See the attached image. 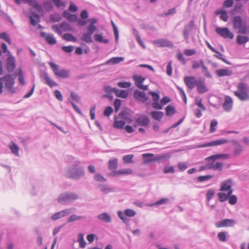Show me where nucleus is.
I'll use <instances>...</instances> for the list:
<instances>
[{
	"label": "nucleus",
	"mask_w": 249,
	"mask_h": 249,
	"mask_svg": "<svg viewBox=\"0 0 249 249\" xmlns=\"http://www.w3.org/2000/svg\"><path fill=\"white\" fill-rule=\"evenodd\" d=\"M79 161H75L74 163L69 167L65 174L67 178L74 180H79L85 175V170L83 167L79 165Z\"/></svg>",
	"instance_id": "1"
},
{
	"label": "nucleus",
	"mask_w": 249,
	"mask_h": 249,
	"mask_svg": "<svg viewBox=\"0 0 249 249\" xmlns=\"http://www.w3.org/2000/svg\"><path fill=\"white\" fill-rule=\"evenodd\" d=\"M237 90L234 91V95L241 101H247L249 100L248 91L249 87L247 83L240 82L237 85Z\"/></svg>",
	"instance_id": "2"
},
{
	"label": "nucleus",
	"mask_w": 249,
	"mask_h": 249,
	"mask_svg": "<svg viewBox=\"0 0 249 249\" xmlns=\"http://www.w3.org/2000/svg\"><path fill=\"white\" fill-rule=\"evenodd\" d=\"M79 196L76 193L71 192H67L59 195L57 201L59 203L66 204L75 201L79 199Z\"/></svg>",
	"instance_id": "3"
},
{
	"label": "nucleus",
	"mask_w": 249,
	"mask_h": 249,
	"mask_svg": "<svg viewBox=\"0 0 249 249\" xmlns=\"http://www.w3.org/2000/svg\"><path fill=\"white\" fill-rule=\"evenodd\" d=\"M134 113V111L129 107H123L122 110L119 113L117 117L122 119L128 124H131L133 120L131 117Z\"/></svg>",
	"instance_id": "4"
},
{
	"label": "nucleus",
	"mask_w": 249,
	"mask_h": 249,
	"mask_svg": "<svg viewBox=\"0 0 249 249\" xmlns=\"http://www.w3.org/2000/svg\"><path fill=\"white\" fill-rule=\"evenodd\" d=\"M54 74L58 77L65 79L70 76V71L66 69H59V66L55 63L51 62L49 63Z\"/></svg>",
	"instance_id": "5"
},
{
	"label": "nucleus",
	"mask_w": 249,
	"mask_h": 249,
	"mask_svg": "<svg viewBox=\"0 0 249 249\" xmlns=\"http://www.w3.org/2000/svg\"><path fill=\"white\" fill-rule=\"evenodd\" d=\"M3 81L5 83V88L9 91L14 93L15 90L14 89V86L15 83V77L11 74H7L1 77Z\"/></svg>",
	"instance_id": "6"
},
{
	"label": "nucleus",
	"mask_w": 249,
	"mask_h": 249,
	"mask_svg": "<svg viewBox=\"0 0 249 249\" xmlns=\"http://www.w3.org/2000/svg\"><path fill=\"white\" fill-rule=\"evenodd\" d=\"M197 83L196 87L197 91L199 94H203L208 91V89L207 88L205 84V79L203 77H199L197 78Z\"/></svg>",
	"instance_id": "7"
},
{
	"label": "nucleus",
	"mask_w": 249,
	"mask_h": 249,
	"mask_svg": "<svg viewBox=\"0 0 249 249\" xmlns=\"http://www.w3.org/2000/svg\"><path fill=\"white\" fill-rule=\"evenodd\" d=\"M60 28H61L63 31H72L73 29L66 21L61 22L59 25V27L57 25H53L52 26V29L55 31L57 34L61 35L62 34Z\"/></svg>",
	"instance_id": "8"
},
{
	"label": "nucleus",
	"mask_w": 249,
	"mask_h": 249,
	"mask_svg": "<svg viewBox=\"0 0 249 249\" xmlns=\"http://www.w3.org/2000/svg\"><path fill=\"white\" fill-rule=\"evenodd\" d=\"M5 68L9 73L13 72L16 68V58L11 54H10L6 59Z\"/></svg>",
	"instance_id": "9"
},
{
	"label": "nucleus",
	"mask_w": 249,
	"mask_h": 249,
	"mask_svg": "<svg viewBox=\"0 0 249 249\" xmlns=\"http://www.w3.org/2000/svg\"><path fill=\"white\" fill-rule=\"evenodd\" d=\"M215 32L225 38L232 39L234 37L233 33L227 27H216Z\"/></svg>",
	"instance_id": "10"
},
{
	"label": "nucleus",
	"mask_w": 249,
	"mask_h": 249,
	"mask_svg": "<svg viewBox=\"0 0 249 249\" xmlns=\"http://www.w3.org/2000/svg\"><path fill=\"white\" fill-rule=\"evenodd\" d=\"M236 223V221L233 219H225L216 221L215 226L216 228L231 227Z\"/></svg>",
	"instance_id": "11"
},
{
	"label": "nucleus",
	"mask_w": 249,
	"mask_h": 249,
	"mask_svg": "<svg viewBox=\"0 0 249 249\" xmlns=\"http://www.w3.org/2000/svg\"><path fill=\"white\" fill-rule=\"evenodd\" d=\"M135 122L139 126H146L149 125L150 120L147 115L141 114L138 115V117L135 119Z\"/></svg>",
	"instance_id": "12"
},
{
	"label": "nucleus",
	"mask_w": 249,
	"mask_h": 249,
	"mask_svg": "<svg viewBox=\"0 0 249 249\" xmlns=\"http://www.w3.org/2000/svg\"><path fill=\"white\" fill-rule=\"evenodd\" d=\"M40 78L45 81V83L48 85L50 87L53 88L54 86H57V84L51 80L47 73V72L43 70L40 71Z\"/></svg>",
	"instance_id": "13"
},
{
	"label": "nucleus",
	"mask_w": 249,
	"mask_h": 249,
	"mask_svg": "<svg viewBox=\"0 0 249 249\" xmlns=\"http://www.w3.org/2000/svg\"><path fill=\"white\" fill-rule=\"evenodd\" d=\"M195 26V23L194 20H190L188 24H186L184 25V29L183 31V36L185 39H188L190 32L192 31V28H193Z\"/></svg>",
	"instance_id": "14"
},
{
	"label": "nucleus",
	"mask_w": 249,
	"mask_h": 249,
	"mask_svg": "<svg viewBox=\"0 0 249 249\" xmlns=\"http://www.w3.org/2000/svg\"><path fill=\"white\" fill-rule=\"evenodd\" d=\"M71 213V209H67L63 211L57 212L54 213L52 216L51 219L53 221H55L60 218L68 215Z\"/></svg>",
	"instance_id": "15"
},
{
	"label": "nucleus",
	"mask_w": 249,
	"mask_h": 249,
	"mask_svg": "<svg viewBox=\"0 0 249 249\" xmlns=\"http://www.w3.org/2000/svg\"><path fill=\"white\" fill-rule=\"evenodd\" d=\"M134 98L138 101L142 102H144L148 100V97L145 95V93L143 91H139L138 89H135L133 93Z\"/></svg>",
	"instance_id": "16"
},
{
	"label": "nucleus",
	"mask_w": 249,
	"mask_h": 249,
	"mask_svg": "<svg viewBox=\"0 0 249 249\" xmlns=\"http://www.w3.org/2000/svg\"><path fill=\"white\" fill-rule=\"evenodd\" d=\"M229 140L227 139H220L217 140L215 141H212L210 142H208L202 144L200 147H207L210 146H214L219 145H222L225 143H227L229 142Z\"/></svg>",
	"instance_id": "17"
},
{
	"label": "nucleus",
	"mask_w": 249,
	"mask_h": 249,
	"mask_svg": "<svg viewBox=\"0 0 249 249\" xmlns=\"http://www.w3.org/2000/svg\"><path fill=\"white\" fill-rule=\"evenodd\" d=\"M197 79L194 76H185L184 78V82L186 85L190 89H193L196 86Z\"/></svg>",
	"instance_id": "18"
},
{
	"label": "nucleus",
	"mask_w": 249,
	"mask_h": 249,
	"mask_svg": "<svg viewBox=\"0 0 249 249\" xmlns=\"http://www.w3.org/2000/svg\"><path fill=\"white\" fill-rule=\"evenodd\" d=\"M233 101L232 98L229 96H225V101L223 104V109L226 111H230L232 107Z\"/></svg>",
	"instance_id": "19"
},
{
	"label": "nucleus",
	"mask_w": 249,
	"mask_h": 249,
	"mask_svg": "<svg viewBox=\"0 0 249 249\" xmlns=\"http://www.w3.org/2000/svg\"><path fill=\"white\" fill-rule=\"evenodd\" d=\"M232 180L231 179H228L221 183L219 190L222 192H227L232 187Z\"/></svg>",
	"instance_id": "20"
},
{
	"label": "nucleus",
	"mask_w": 249,
	"mask_h": 249,
	"mask_svg": "<svg viewBox=\"0 0 249 249\" xmlns=\"http://www.w3.org/2000/svg\"><path fill=\"white\" fill-rule=\"evenodd\" d=\"M233 27L234 29H238L242 27L244 24V21L240 16H236L233 17Z\"/></svg>",
	"instance_id": "21"
},
{
	"label": "nucleus",
	"mask_w": 249,
	"mask_h": 249,
	"mask_svg": "<svg viewBox=\"0 0 249 249\" xmlns=\"http://www.w3.org/2000/svg\"><path fill=\"white\" fill-rule=\"evenodd\" d=\"M133 171L131 169H124L122 170H119L118 171L115 170L114 172H112L111 173V176L115 177V176H120L121 175H128L132 174Z\"/></svg>",
	"instance_id": "22"
},
{
	"label": "nucleus",
	"mask_w": 249,
	"mask_h": 249,
	"mask_svg": "<svg viewBox=\"0 0 249 249\" xmlns=\"http://www.w3.org/2000/svg\"><path fill=\"white\" fill-rule=\"evenodd\" d=\"M231 142L234 146L233 154L234 156H236L240 155L243 151V147L242 145L236 140H233Z\"/></svg>",
	"instance_id": "23"
},
{
	"label": "nucleus",
	"mask_w": 249,
	"mask_h": 249,
	"mask_svg": "<svg viewBox=\"0 0 249 249\" xmlns=\"http://www.w3.org/2000/svg\"><path fill=\"white\" fill-rule=\"evenodd\" d=\"M216 74L218 77H224L226 76H231L232 74V71L228 69H221L216 71Z\"/></svg>",
	"instance_id": "24"
},
{
	"label": "nucleus",
	"mask_w": 249,
	"mask_h": 249,
	"mask_svg": "<svg viewBox=\"0 0 249 249\" xmlns=\"http://www.w3.org/2000/svg\"><path fill=\"white\" fill-rule=\"evenodd\" d=\"M114 121L113 124V127L117 129H123L125 124V121L124 120L118 121L117 119L119 118L116 115L114 116Z\"/></svg>",
	"instance_id": "25"
},
{
	"label": "nucleus",
	"mask_w": 249,
	"mask_h": 249,
	"mask_svg": "<svg viewBox=\"0 0 249 249\" xmlns=\"http://www.w3.org/2000/svg\"><path fill=\"white\" fill-rule=\"evenodd\" d=\"M97 218L99 220L107 223L111 222V218L110 216L108 213L106 212H104L98 214L97 215Z\"/></svg>",
	"instance_id": "26"
},
{
	"label": "nucleus",
	"mask_w": 249,
	"mask_h": 249,
	"mask_svg": "<svg viewBox=\"0 0 249 249\" xmlns=\"http://www.w3.org/2000/svg\"><path fill=\"white\" fill-rule=\"evenodd\" d=\"M156 42L161 47H168L170 48H172L174 47L173 43L166 39L158 40L156 41Z\"/></svg>",
	"instance_id": "27"
},
{
	"label": "nucleus",
	"mask_w": 249,
	"mask_h": 249,
	"mask_svg": "<svg viewBox=\"0 0 249 249\" xmlns=\"http://www.w3.org/2000/svg\"><path fill=\"white\" fill-rule=\"evenodd\" d=\"M229 156L228 154H218L209 156V159L212 160L213 161H215L219 159L226 160L229 158Z\"/></svg>",
	"instance_id": "28"
},
{
	"label": "nucleus",
	"mask_w": 249,
	"mask_h": 249,
	"mask_svg": "<svg viewBox=\"0 0 249 249\" xmlns=\"http://www.w3.org/2000/svg\"><path fill=\"white\" fill-rule=\"evenodd\" d=\"M113 92L116 94L117 97L123 98H126L128 95V93L126 90H119L116 88H113Z\"/></svg>",
	"instance_id": "29"
},
{
	"label": "nucleus",
	"mask_w": 249,
	"mask_h": 249,
	"mask_svg": "<svg viewBox=\"0 0 249 249\" xmlns=\"http://www.w3.org/2000/svg\"><path fill=\"white\" fill-rule=\"evenodd\" d=\"M100 190L104 194H107L110 192H113L114 189L111 187H108L107 185L103 184H99L97 185Z\"/></svg>",
	"instance_id": "30"
},
{
	"label": "nucleus",
	"mask_w": 249,
	"mask_h": 249,
	"mask_svg": "<svg viewBox=\"0 0 249 249\" xmlns=\"http://www.w3.org/2000/svg\"><path fill=\"white\" fill-rule=\"evenodd\" d=\"M170 158V155L168 153L164 154L162 155L156 156L154 158V161H157L158 163L164 162L166 160Z\"/></svg>",
	"instance_id": "31"
},
{
	"label": "nucleus",
	"mask_w": 249,
	"mask_h": 249,
	"mask_svg": "<svg viewBox=\"0 0 249 249\" xmlns=\"http://www.w3.org/2000/svg\"><path fill=\"white\" fill-rule=\"evenodd\" d=\"M29 18L31 24L33 26L36 25L38 22H40V16L35 12L32 13Z\"/></svg>",
	"instance_id": "32"
},
{
	"label": "nucleus",
	"mask_w": 249,
	"mask_h": 249,
	"mask_svg": "<svg viewBox=\"0 0 249 249\" xmlns=\"http://www.w3.org/2000/svg\"><path fill=\"white\" fill-rule=\"evenodd\" d=\"M151 117L155 120L160 121L164 116V113L160 111H152L150 113Z\"/></svg>",
	"instance_id": "33"
},
{
	"label": "nucleus",
	"mask_w": 249,
	"mask_h": 249,
	"mask_svg": "<svg viewBox=\"0 0 249 249\" xmlns=\"http://www.w3.org/2000/svg\"><path fill=\"white\" fill-rule=\"evenodd\" d=\"M9 148L13 154L16 156H19V148L18 144L14 142H12L9 144Z\"/></svg>",
	"instance_id": "34"
},
{
	"label": "nucleus",
	"mask_w": 249,
	"mask_h": 249,
	"mask_svg": "<svg viewBox=\"0 0 249 249\" xmlns=\"http://www.w3.org/2000/svg\"><path fill=\"white\" fill-rule=\"evenodd\" d=\"M124 60L123 57H112L105 63V64H116L122 62Z\"/></svg>",
	"instance_id": "35"
},
{
	"label": "nucleus",
	"mask_w": 249,
	"mask_h": 249,
	"mask_svg": "<svg viewBox=\"0 0 249 249\" xmlns=\"http://www.w3.org/2000/svg\"><path fill=\"white\" fill-rule=\"evenodd\" d=\"M108 169L112 171V172H114L117 168L118 165V159H114L111 160H109L108 161Z\"/></svg>",
	"instance_id": "36"
},
{
	"label": "nucleus",
	"mask_w": 249,
	"mask_h": 249,
	"mask_svg": "<svg viewBox=\"0 0 249 249\" xmlns=\"http://www.w3.org/2000/svg\"><path fill=\"white\" fill-rule=\"evenodd\" d=\"M133 79L135 82L136 86L138 88L142 84L143 82L145 80V78L141 75H134L133 77Z\"/></svg>",
	"instance_id": "37"
},
{
	"label": "nucleus",
	"mask_w": 249,
	"mask_h": 249,
	"mask_svg": "<svg viewBox=\"0 0 249 249\" xmlns=\"http://www.w3.org/2000/svg\"><path fill=\"white\" fill-rule=\"evenodd\" d=\"M249 41V38L248 36L238 35L236 37V42L238 45H243Z\"/></svg>",
	"instance_id": "38"
},
{
	"label": "nucleus",
	"mask_w": 249,
	"mask_h": 249,
	"mask_svg": "<svg viewBox=\"0 0 249 249\" xmlns=\"http://www.w3.org/2000/svg\"><path fill=\"white\" fill-rule=\"evenodd\" d=\"M144 159V163H149L154 161V158L155 157L154 154L151 153H145L142 155Z\"/></svg>",
	"instance_id": "39"
},
{
	"label": "nucleus",
	"mask_w": 249,
	"mask_h": 249,
	"mask_svg": "<svg viewBox=\"0 0 249 249\" xmlns=\"http://www.w3.org/2000/svg\"><path fill=\"white\" fill-rule=\"evenodd\" d=\"M166 115L171 116L176 113V110L174 106L168 105L165 108Z\"/></svg>",
	"instance_id": "40"
},
{
	"label": "nucleus",
	"mask_w": 249,
	"mask_h": 249,
	"mask_svg": "<svg viewBox=\"0 0 249 249\" xmlns=\"http://www.w3.org/2000/svg\"><path fill=\"white\" fill-rule=\"evenodd\" d=\"M224 165L223 163L220 162H216L214 165L212 164H209V166H211L209 167V169H213L214 170H218L221 171L222 170V167Z\"/></svg>",
	"instance_id": "41"
},
{
	"label": "nucleus",
	"mask_w": 249,
	"mask_h": 249,
	"mask_svg": "<svg viewBox=\"0 0 249 249\" xmlns=\"http://www.w3.org/2000/svg\"><path fill=\"white\" fill-rule=\"evenodd\" d=\"M86 217L83 215H76L74 214L71 215L67 220V223H71L75 220L85 219Z\"/></svg>",
	"instance_id": "42"
},
{
	"label": "nucleus",
	"mask_w": 249,
	"mask_h": 249,
	"mask_svg": "<svg viewBox=\"0 0 249 249\" xmlns=\"http://www.w3.org/2000/svg\"><path fill=\"white\" fill-rule=\"evenodd\" d=\"M169 200L168 198H163L154 203L149 204L148 205L150 207L160 205L165 203H167L168 202H169Z\"/></svg>",
	"instance_id": "43"
},
{
	"label": "nucleus",
	"mask_w": 249,
	"mask_h": 249,
	"mask_svg": "<svg viewBox=\"0 0 249 249\" xmlns=\"http://www.w3.org/2000/svg\"><path fill=\"white\" fill-rule=\"evenodd\" d=\"M63 38L67 41H73L74 42H76L77 40V38L70 33H66L64 34L63 36Z\"/></svg>",
	"instance_id": "44"
},
{
	"label": "nucleus",
	"mask_w": 249,
	"mask_h": 249,
	"mask_svg": "<svg viewBox=\"0 0 249 249\" xmlns=\"http://www.w3.org/2000/svg\"><path fill=\"white\" fill-rule=\"evenodd\" d=\"M200 63L201 64V67L204 71V75L208 78H211L212 75L208 70V68L204 65V61L202 59L200 60Z\"/></svg>",
	"instance_id": "45"
},
{
	"label": "nucleus",
	"mask_w": 249,
	"mask_h": 249,
	"mask_svg": "<svg viewBox=\"0 0 249 249\" xmlns=\"http://www.w3.org/2000/svg\"><path fill=\"white\" fill-rule=\"evenodd\" d=\"M213 177L214 176L213 175L200 176L197 178V180L200 182H202L212 179Z\"/></svg>",
	"instance_id": "46"
},
{
	"label": "nucleus",
	"mask_w": 249,
	"mask_h": 249,
	"mask_svg": "<svg viewBox=\"0 0 249 249\" xmlns=\"http://www.w3.org/2000/svg\"><path fill=\"white\" fill-rule=\"evenodd\" d=\"M214 53H216V54L214 55V57L223 61L227 64L231 65V63L230 61H228L224 57H223V55L218 50H216V52Z\"/></svg>",
	"instance_id": "47"
},
{
	"label": "nucleus",
	"mask_w": 249,
	"mask_h": 249,
	"mask_svg": "<svg viewBox=\"0 0 249 249\" xmlns=\"http://www.w3.org/2000/svg\"><path fill=\"white\" fill-rule=\"evenodd\" d=\"M46 41L50 45H53L56 43V40L52 34L47 35L46 37Z\"/></svg>",
	"instance_id": "48"
},
{
	"label": "nucleus",
	"mask_w": 249,
	"mask_h": 249,
	"mask_svg": "<svg viewBox=\"0 0 249 249\" xmlns=\"http://www.w3.org/2000/svg\"><path fill=\"white\" fill-rule=\"evenodd\" d=\"M81 39L87 43H90L93 42L91 39V35L88 34L87 33H85L83 34Z\"/></svg>",
	"instance_id": "49"
},
{
	"label": "nucleus",
	"mask_w": 249,
	"mask_h": 249,
	"mask_svg": "<svg viewBox=\"0 0 249 249\" xmlns=\"http://www.w3.org/2000/svg\"><path fill=\"white\" fill-rule=\"evenodd\" d=\"M62 19V17L58 13L52 14L50 16V20L53 22H56Z\"/></svg>",
	"instance_id": "50"
},
{
	"label": "nucleus",
	"mask_w": 249,
	"mask_h": 249,
	"mask_svg": "<svg viewBox=\"0 0 249 249\" xmlns=\"http://www.w3.org/2000/svg\"><path fill=\"white\" fill-rule=\"evenodd\" d=\"M43 6L47 11H51L53 8L52 2L49 0L44 1L43 3Z\"/></svg>",
	"instance_id": "51"
},
{
	"label": "nucleus",
	"mask_w": 249,
	"mask_h": 249,
	"mask_svg": "<svg viewBox=\"0 0 249 249\" xmlns=\"http://www.w3.org/2000/svg\"><path fill=\"white\" fill-rule=\"evenodd\" d=\"M217 196H218L219 200L222 202L227 200L229 198L226 194L223 192L218 193Z\"/></svg>",
	"instance_id": "52"
},
{
	"label": "nucleus",
	"mask_w": 249,
	"mask_h": 249,
	"mask_svg": "<svg viewBox=\"0 0 249 249\" xmlns=\"http://www.w3.org/2000/svg\"><path fill=\"white\" fill-rule=\"evenodd\" d=\"M111 24L112 25L113 29V31H114V36H115V41L116 42H118V39H119V31H118V29L117 26H116V25L115 24V23L113 22V21H111Z\"/></svg>",
	"instance_id": "53"
},
{
	"label": "nucleus",
	"mask_w": 249,
	"mask_h": 249,
	"mask_svg": "<svg viewBox=\"0 0 249 249\" xmlns=\"http://www.w3.org/2000/svg\"><path fill=\"white\" fill-rule=\"evenodd\" d=\"M133 157V155H127L124 156L123 158V161L125 163H132L133 162L132 159Z\"/></svg>",
	"instance_id": "54"
},
{
	"label": "nucleus",
	"mask_w": 249,
	"mask_h": 249,
	"mask_svg": "<svg viewBox=\"0 0 249 249\" xmlns=\"http://www.w3.org/2000/svg\"><path fill=\"white\" fill-rule=\"evenodd\" d=\"M94 179L97 181L104 182L107 181V179L105 178L102 174L100 173L96 174L94 175Z\"/></svg>",
	"instance_id": "55"
},
{
	"label": "nucleus",
	"mask_w": 249,
	"mask_h": 249,
	"mask_svg": "<svg viewBox=\"0 0 249 249\" xmlns=\"http://www.w3.org/2000/svg\"><path fill=\"white\" fill-rule=\"evenodd\" d=\"M175 172L174 167L173 166H165L163 168V173L164 174L174 173Z\"/></svg>",
	"instance_id": "56"
},
{
	"label": "nucleus",
	"mask_w": 249,
	"mask_h": 249,
	"mask_svg": "<svg viewBox=\"0 0 249 249\" xmlns=\"http://www.w3.org/2000/svg\"><path fill=\"white\" fill-rule=\"evenodd\" d=\"M215 194L214 190L213 189L208 190L206 195V199L208 201H209Z\"/></svg>",
	"instance_id": "57"
},
{
	"label": "nucleus",
	"mask_w": 249,
	"mask_h": 249,
	"mask_svg": "<svg viewBox=\"0 0 249 249\" xmlns=\"http://www.w3.org/2000/svg\"><path fill=\"white\" fill-rule=\"evenodd\" d=\"M124 213L125 215L129 217L134 216L136 214V213L133 210L130 209H125Z\"/></svg>",
	"instance_id": "58"
},
{
	"label": "nucleus",
	"mask_w": 249,
	"mask_h": 249,
	"mask_svg": "<svg viewBox=\"0 0 249 249\" xmlns=\"http://www.w3.org/2000/svg\"><path fill=\"white\" fill-rule=\"evenodd\" d=\"M218 122L216 119H213L210 124V132H214L216 130L215 126L217 125Z\"/></svg>",
	"instance_id": "59"
},
{
	"label": "nucleus",
	"mask_w": 249,
	"mask_h": 249,
	"mask_svg": "<svg viewBox=\"0 0 249 249\" xmlns=\"http://www.w3.org/2000/svg\"><path fill=\"white\" fill-rule=\"evenodd\" d=\"M121 106V100L119 99H116L114 102V106L115 107V111L117 112Z\"/></svg>",
	"instance_id": "60"
},
{
	"label": "nucleus",
	"mask_w": 249,
	"mask_h": 249,
	"mask_svg": "<svg viewBox=\"0 0 249 249\" xmlns=\"http://www.w3.org/2000/svg\"><path fill=\"white\" fill-rule=\"evenodd\" d=\"M34 2L32 3L31 5L35 8L37 11L39 12H41L43 11L42 6L36 1L34 0Z\"/></svg>",
	"instance_id": "61"
},
{
	"label": "nucleus",
	"mask_w": 249,
	"mask_h": 249,
	"mask_svg": "<svg viewBox=\"0 0 249 249\" xmlns=\"http://www.w3.org/2000/svg\"><path fill=\"white\" fill-rule=\"evenodd\" d=\"M227 232H220L217 235V237L219 240L221 242L226 241V234Z\"/></svg>",
	"instance_id": "62"
},
{
	"label": "nucleus",
	"mask_w": 249,
	"mask_h": 249,
	"mask_svg": "<svg viewBox=\"0 0 249 249\" xmlns=\"http://www.w3.org/2000/svg\"><path fill=\"white\" fill-rule=\"evenodd\" d=\"M177 167L180 171H184L187 168V165L186 162H180L178 163Z\"/></svg>",
	"instance_id": "63"
},
{
	"label": "nucleus",
	"mask_w": 249,
	"mask_h": 249,
	"mask_svg": "<svg viewBox=\"0 0 249 249\" xmlns=\"http://www.w3.org/2000/svg\"><path fill=\"white\" fill-rule=\"evenodd\" d=\"M113 111V109L112 107L110 106H108L105 108L104 111V115L109 117L112 114Z\"/></svg>",
	"instance_id": "64"
}]
</instances>
